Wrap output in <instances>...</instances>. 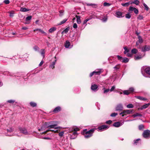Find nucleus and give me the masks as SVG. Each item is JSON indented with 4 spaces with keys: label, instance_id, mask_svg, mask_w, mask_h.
I'll use <instances>...</instances> for the list:
<instances>
[{
    "label": "nucleus",
    "instance_id": "obj_1",
    "mask_svg": "<svg viewBox=\"0 0 150 150\" xmlns=\"http://www.w3.org/2000/svg\"><path fill=\"white\" fill-rule=\"evenodd\" d=\"M137 48L141 49V51L142 52H146L149 51L150 50V46L149 45H146L141 47L140 45H139L137 47Z\"/></svg>",
    "mask_w": 150,
    "mask_h": 150
},
{
    "label": "nucleus",
    "instance_id": "obj_2",
    "mask_svg": "<svg viewBox=\"0 0 150 150\" xmlns=\"http://www.w3.org/2000/svg\"><path fill=\"white\" fill-rule=\"evenodd\" d=\"M133 109H130V110H125L123 111L120 113V115H122V117H124L125 115H127L132 113H133Z\"/></svg>",
    "mask_w": 150,
    "mask_h": 150
},
{
    "label": "nucleus",
    "instance_id": "obj_3",
    "mask_svg": "<svg viewBox=\"0 0 150 150\" xmlns=\"http://www.w3.org/2000/svg\"><path fill=\"white\" fill-rule=\"evenodd\" d=\"M18 129L21 133L25 135H28L30 134L27 129L25 127H19L18 128Z\"/></svg>",
    "mask_w": 150,
    "mask_h": 150
},
{
    "label": "nucleus",
    "instance_id": "obj_4",
    "mask_svg": "<svg viewBox=\"0 0 150 150\" xmlns=\"http://www.w3.org/2000/svg\"><path fill=\"white\" fill-rule=\"evenodd\" d=\"M142 135L145 138H149L150 137V131L148 129L145 130L143 133Z\"/></svg>",
    "mask_w": 150,
    "mask_h": 150
},
{
    "label": "nucleus",
    "instance_id": "obj_5",
    "mask_svg": "<svg viewBox=\"0 0 150 150\" xmlns=\"http://www.w3.org/2000/svg\"><path fill=\"white\" fill-rule=\"evenodd\" d=\"M144 70L145 73L147 76H145L144 74H143L142 71V73L143 75L146 77L150 78V67H147Z\"/></svg>",
    "mask_w": 150,
    "mask_h": 150
},
{
    "label": "nucleus",
    "instance_id": "obj_6",
    "mask_svg": "<svg viewBox=\"0 0 150 150\" xmlns=\"http://www.w3.org/2000/svg\"><path fill=\"white\" fill-rule=\"evenodd\" d=\"M109 127L106 125H103L100 126L98 128V131H102L105 130Z\"/></svg>",
    "mask_w": 150,
    "mask_h": 150
},
{
    "label": "nucleus",
    "instance_id": "obj_7",
    "mask_svg": "<svg viewBox=\"0 0 150 150\" xmlns=\"http://www.w3.org/2000/svg\"><path fill=\"white\" fill-rule=\"evenodd\" d=\"M47 128L48 129V127L47 126V122H45L42 126L40 129H39L38 130L40 131L45 130L47 129Z\"/></svg>",
    "mask_w": 150,
    "mask_h": 150
},
{
    "label": "nucleus",
    "instance_id": "obj_8",
    "mask_svg": "<svg viewBox=\"0 0 150 150\" xmlns=\"http://www.w3.org/2000/svg\"><path fill=\"white\" fill-rule=\"evenodd\" d=\"M101 69L96 70L95 71L91 73L90 74V77L92 76L93 75H99L101 73Z\"/></svg>",
    "mask_w": 150,
    "mask_h": 150
},
{
    "label": "nucleus",
    "instance_id": "obj_9",
    "mask_svg": "<svg viewBox=\"0 0 150 150\" xmlns=\"http://www.w3.org/2000/svg\"><path fill=\"white\" fill-rule=\"evenodd\" d=\"M47 126L48 127V129H60L61 128L60 127H57V126H56L55 125H50L47 124Z\"/></svg>",
    "mask_w": 150,
    "mask_h": 150
},
{
    "label": "nucleus",
    "instance_id": "obj_10",
    "mask_svg": "<svg viewBox=\"0 0 150 150\" xmlns=\"http://www.w3.org/2000/svg\"><path fill=\"white\" fill-rule=\"evenodd\" d=\"M133 11L134 13L136 14H137L138 13L139 11L138 9L135 8L130 6L129 8V11L130 12H131Z\"/></svg>",
    "mask_w": 150,
    "mask_h": 150
},
{
    "label": "nucleus",
    "instance_id": "obj_11",
    "mask_svg": "<svg viewBox=\"0 0 150 150\" xmlns=\"http://www.w3.org/2000/svg\"><path fill=\"white\" fill-rule=\"evenodd\" d=\"M138 38L139 40L136 42V43L137 46H138L139 43H142L143 42V40L140 36H138Z\"/></svg>",
    "mask_w": 150,
    "mask_h": 150
},
{
    "label": "nucleus",
    "instance_id": "obj_12",
    "mask_svg": "<svg viewBox=\"0 0 150 150\" xmlns=\"http://www.w3.org/2000/svg\"><path fill=\"white\" fill-rule=\"evenodd\" d=\"M98 86L95 84H92L91 86V89L92 90L94 91H97L98 88Z\"/></svg>",
    "mask_w": 150,
    "mask_h": 150
},
{
    "label": "nucleus",
    "instance_id": "obj_13",
    "mask_svg": "<svg viewBox=\"0 0 150 150\" xmlns=\"http://www.w3.org/2000/svg\"><path fill=\"white\" fill-rule=\"evenodd\" d=\"M115 16L117 18H121L123 17L122 13L120 11H117L115 13Z\"/></svg>",
    "mask_w": 150,
    "mask_h": 150
},
{
    "label": "nucleus",
    "instance_id": "obj_14",
    "mask_svg": "<svg viewBox=\"0 0 150 150\" xmlns=\"http://www.w3.org/2000/svg\"><path fill=\"white\" fill-rule=\"evenodd\" d=\"M123 108V107L122 104H119L117 105L115 109L116 111L122 110Z\"/></svg>",
    "mask_w": 150,
    "mask_h": 150
},
{
    "label": "nucleus",
    "instance_id": "obj_15",
    "mask_svg": "<svg viewBox=\"0 0 150 150\" xmlns=\"http://www.w3.org/2000/svg\"><path fill=\"white\" fill-rule=\"evenodd\" d=\"M87 129H84V132L83 133L85 134H91L92 135L93 133V132L94 131V129H91L88 131H87Z\"/></svg>",
    "mask_w": 150,
    "mask_h": 150
},
{
    "label": "nucleus",
    "instance_id": "obj_16",
    "mask_svg": "<svg viewBox=\"0 0 150 150\" xmlns=\"http://www.w3.org/2000/svg\"><path fill=\"white\" fill-rule=\"evenodd\" d=\"M47 124H48L50 125H55L56 126H57L58 124V122L56 121H49L47 122Z\"/></svg>",
    "mask_w": 150,
    "mask_h": 150
},
{
    "label": "nucleus",
    "instance_id": "obj_17",
    "mask_svg": "<svg viewBox=\"0 0 150 150\" xmlns=\"http://www.w3.org/2000/svg\"><path fill=\"white\" fill-rule=\"evenodd\" d=\"M142 57L141 54H136L134 56V59L135 60H138L142 59Z\"/></svg>",
    "mask_w": 150,
    "mask_h": 150
},
{
    "label": "nucleus",
    "instance_id": "obj_18",
    "mask_svg": "<svg viewBox=\"0 0 150 150\" xmlns=\"http://www.w3.org/2000/svg\"><path fill=\"white\" fill-rule=\"evenodd\" d=\"M122 125L120 122H116L113 124V126L115 127H119Z\"/></svg>",
    "mask_w": 150,
    "mask_h": 150
},
{
    "label": "nucleus",
    "instance_id": "obj_19",
    "mask_svg": "<svg viewBox=\"0 0 150 150\" xmlns=\"http://www.w3.org/2000/svg\"><path fill=\"white\" fill-rule=\"evenodd\" d=\"M56 60H55L54 61L52 62L49 66V68L53 69L54 68V65L56 63Z\"/></svg>",
    "mask_w": 150,
    "mask_h": 150
},
{
    "label": "nucleus",
    "instance_id": "obj_20",
    "mask_svg": "<svg viewBox=\"0 0 150 150\" xmlns=\"http://www.w3.org/2000/svg\"><path fill=\"white\" fill-rule=\"evenodd\" d=\"M61 110V108L59 106L56 107L53 110V112H57Z\"/></svg>",
    "mask_w": 150,
    "mask_h": 150
},
{
    "label": "nucleus",
    "instance_id": "obj_21",
    "mask_svg": "<svg viewBox=\"0 0 150 150\" xmlns=\"http://www.w3.org/2000/svg\"><path fill=\"white\" fill-rule=\"evenodd\" d=\"M150 105V103H148L144 104L142 107L140 109L142 110L144 109H145L147 108L149 105Z\"/></svg>",
    "mask_w": 150,
    "mask_h": 150
},
{
    "label": "nucleus",
    "instance_id": "obj_22",
    "mask_svg": "<svg viewBox=\"0 0 150 150\" xmlns=\"http://www.w3.org/2000/svg\"><path fill=\"white\" fill-rule=\"evenodd\" d=\"M142 115L139 114V113H137L135 114H133L132 115V116L134 118H135L137 117H142Z\"/></svg>",
    "mask_w": 150,
    "mask_h": 150
},
{
    "label": "nucleus",
    "instance_id": "obj_23",
    "mask_svg": "<svg viewBox=\"0 0 150 150\" xmlns=\"http://www.w3.org/2000/svg\"><path fill=\"white\" fill-rule=\"evenodd\" d=\"M76 17L77 18V22L78 24L80 23L81 22L80 20V16L76 15Z\"/></svg>",
    "mask_w": 150,
    "mask_h": 150
},
{
    "label": "nucleus",
    "instance_id": "obj_24",
    "mask_svg": "<svg viewBox=\"0 0 150 150\" xmlns=\"http://www.w3.org/2000/svg\"><path fill=\"white\" fill-rule=\"evenodd\" d=\"M70 46V42L68 41H67L65 44V47L66 48H68Z\"/></svg>",
    "mask_w": 150,
    "mask_h": 150
},
{
    "label": "nucleus",
    "instance_id": "obj_25",
    "mask_svg": "<svg viewBox=\"0 0 150 150\" xmlns=\"http://www.w3.org/2000/svg\"><path fill=\"white\" fill-rule=\"evenodd\" d=\"M39 31L41 33H42L45 34V35L46 34V33H45L43 30H42L41 29L37 28L34 30V31Z\"/></svg>",
    "mask_w": 150,
    "mask_h": 150
},
{
    "label": "nucleus",
    "instance_id": "obj_26",
    "mask_svg": "<svg viewBox=\"0 0 150 150\" xmlns=\"http://www.w3.org/2000/svg\"><path fill=\"white\" fill-rule=\"evenodd\" d=\"M131 4V2H128L125 3H122L121 4V5L123 6L126 7L128 6Z\"/></svg>",
    "mask_w": 150,
    "mask_h": 150
},
{
    "label": "nucleus",
    "instance_id": "obj_27",
    "mask_svg": "<svg viewBox=\"0 0 150 150\" xmlns=\"http://www.w3.org/2000/svg\"><path fill=\"white\" fill-rule=\"evenodd\" d=\"M56 30V28L55 27H53L51 28L49 30L50 33H52Z\"/></svg>",
    "mask_w": 150,
    "mask_h": 150
},
{
    "label": "nucleus",
    "instance_id": "obj_28",
    "mask_svg": "<svg viewBox=\"0 0 150 150\" xmlns=\"http://www.w3.org/2000/svg\"><path fill=\"white\" fill-rule=\"evenodd\" d=\"M69 29V27L66 28L65 30H64L62 32V34L64 33L66 34L68 32Z\"/></svg>",
    "mask_w": 150,
    "mask_h": 150
},
{
    "label": "nucleus",
    "instance_id": "obj_29",
    "mask_svg": "<svg viewBox=\"0 0 150 150\" xmlns=\"http://www.w3.org/2000/svg\"><path fill=\"white\" fill-rule=\"evenodd\" d=\"M67 20V19H64L62 21H61L60 23L58 24L57 25H61L66 22Z\"/></svg>",
    "mask_w": 150,
    "mask_h": 150
},
{
    "label": "nucleus",
    "instance_id": "obj_30",
    "mask_svg": "<svg viewBox=\"0 0 150 150\" xmlns=\"http://www.w3.org/2000/svg\"><path fill=\"white\" fill-rule=\"evenodd\" d=\"M20 10L21 11L24 12L28 11L29 10L25 8H21Z\"/></svg>",
    "mask_w": 150,
    "mask_h": 150
},
{
    "label": "nucleus",
    "instance_id": "obj_31",
    "mask_svg": "<svg viewBox=\"0 0 150 150\" xmlns=\"http://www.w3.org/2000/svg\"><path fill=\"white\" fill-rule=\"evenodd\" d=\"M138 52V50L135 48H133L131 50V52L132 54H135Z\"/></svg>",
    "mask_w": 150,
    "mask_h": 150
},
{
    "label": "nucleus",
    "instance_id": "obj_32",
    "mask_svg": "<svg viewBox=\"0 0 150 150\" xmlns=\"http://www.w3.org/2000/svg\"><path fill=\"white\" fill-rule=\"evenodd\" d=\"M129 59L125 57L122 58V62L123 63H127L128 62Z\"/></svg>",
    "mask_w": 150,
    "mask_h": 150
},
{
    "label": "nucleus",
    "instance_id": "obj_33",
    "mask_svg": "<svg viewBox=\"0 0 150 150\" xmlns=\"http://www.w3.org/2000/svg\"><path fill=\"white\" fill-rule=\"evenodd\" d=\"M54 130H53L51 129H47L46 130V131H45L44 132H42V134H45V133H46L47 132H48L49 131H51V132H54Z\"/></svg>",
    "mask_w": 150,
    "mask_h": 150
},
{
    "label": "nucleus",
    "instance_id": "obj_34",
    "mask_svg": "<svg viewBox=\"0 0 150 150\" xmlns=\"http://www.w3.org/2000/svg\"><path fill=\"white\" fill-rule=\"evenodd\" d=\"M139 2L138 0H135L131 2V4H134L137 5H138L139 4Z\"/></svg>",
    "mask_w": 150,
    "mask_h": 150
},
{
    "label": "nucleus",
    "instance_id": "obj_35",
    "mask_svg": "<svg viewBox=\"0 0 150 150\" xmlns=\"http://www.w3.org/2000/svg\"><path fill=\"white\" fill-rule=\"evenodd\" d=\"M134 144H137L138 143H140V139H138L136 140H134Z\"/></svg>",
    "mask_w": 150,
    "mask_h": 150
},
{
    "label": "nucleus",
    "instance_id": "obj_36",
    "mask_svg": "<svg viewBox=\"0 0 150 150\" xmlns=\"http://www.w3.org/2000/svg\"><path fill=\"white\" fill-rule=\"evenodd\" d=\"M123 93L124 95H128L130 93L128 90H125L123 91Z\"/></svg>",
    "mask_w": 150,
    "mask_h": 150
},
{
    "label": "nucleus",
    "instance_id": "obj_37",
    "mask_svg": "<svg viewBox=\"0 0 150 150\" xmlns=\"http://www.w3.org/2000/svg\"><path fill=\"white\" fill-rule=\"evenodd\" d=\"M30 106L33 107H35L37 105L36 103L33 102H30Z\"/></svg>",
    "mask_w": 150,
    "mask_h": 150
},
{
    "label": "nucleus",
    "instance_id": "obj_38",
    "mask_svg": "<svg viewBox=\"0 0 150 150\" xmlns=\"http://www.w3.org/2000/svg\"><path fill=\"white\" fill-rule=\"evenodd\" d=\"M127 107L129 108H132L134 107V106L132 104H129L127 105Z\"/></svg>",
    "mask_w": 150,
    "mask_h": 150
},
{
    "label": "nucleus",
    "instance_id": "obj_39",
    "mask_svg": "<svg viewBox=\"0 0 150 150\" xmlns=\"http://www.w3.org/2000/svg\"><path fill=\"white\" fill-rule=\"evenodd\" d=\"M136 98L138 99H139L140 100H146V99L145 98L142 97H141V96H137L136 97Z\"/></svg>",
    "mask_w": 150,
    "mask_h": 150
},
{
    "label": "nucleus",
    "instance_id": "obj_40",
    "mask_svg": "<svg viewBox=\"0 0 150 150\" xmlns=\"http://www.w3.org/2000/svg\"><path fill=\"white\" fill-rule=\"evenodd\" d=\"M85 135H84V137L86 138H88L91 137L92 135L91 134H85Z\"/></svg>",
    "mask_w": 150,
    "mask_h": 150
},
{
    "label": "nucleus",
    "instance_id": "obj_41",
    "mask_svg": "<svg viewBox=\"0 0 150 150\" xmlns=\"http://www.w3.org/2000/svg\"><path fill=\"white\" fill-rule=\"evenodd\" d=\"M126 18L129 19L131 17V14L129 13H128L125 15Z\"/></svg>",
    "mask_w": 150,
    "mask_h": 150
},
{
    "label": "nucleus",
    "instance_id": "obj_42",
    "mask_svg": "<svg viewBox=\"0 0 150 150\" xmlns=\"http://www.w3.org/2000/svg\"><path fill=\"white\" fill-rule=\"evenodd\" d=\"M124 49L125 50V51L124 52V53L125 54H126L127 53L129 52V50L127 49V47H125L124 48Z\"/></svg>",
    "mask_w": 150,
    "mask_h": 150
},
{
    "label": "nucleus",
    "instance_id": "obj_43",
    "mask_svg": "<svg viewBox=\"0 0 150 150\" xmlns=\"http://www.w3.org/2000/svg\"><path fill=\"white\" fill-rule=\"evenodd\" d=\"M111 5V4L106 2H105L103 3V6H110Z\"/></svg>",
    "mask_w": 150,
    "mask_h": 150
},
{
    "label": "nucleus",
    "instance_id": "obj_44",
    "mask_svg": "<svg viewBox=\"0 0 150 150\" xmlns=\"http://www.w3.org/2000/svg\"><path fill=\"white\" fill-rule=\"evenodd\" d=\"M77 132L74 131V132L72 134V135H74V137H73L72 138L73 139L75 138H76V137H77Z\"/></svg>",
    "mask_w": 150,
    "mask_h": 150
},
{
    "label": "nucleus",
    "instance_id": "obj_45",
    "mask_svg": "<svg viewBox=\"0 0 150 150\" xmlns=\"http://www.w3.org/2000/svg\"><path fill=\"white\" fill-rule=\"evenodd\" d=\"M10 14L9 16L11 17H12L13 16V14L14 13L13 11H11L10 12H9Z\"/></svg>",
    "mask_w": 150,
    "mask_h": 150
},
{
    "label": "nucleus",
    "instance_id": "obj_46",
    "mask_svg": "<svg viewBox=\"0 0 150 150\" xmlns=\"http://www.w3.org/2000/svg\"><path fill=\"white\" fill-rule=\"evenodd\" d=\"M64 131H62L59 133V135L60 137H62L64 134Z\"/></svg>",
    "mask_w": 150,
    "mask_h": 150
},
{
    "label": "nucleus",
    "instance_id": "obj_47",
    "mask_svg": "<svg viewBox=\"0 0 150 150\" xmlns=\"http://www.w3.org/2000/svg\"><path fill=\"white\" fill-rule=\"evenodd\" d=\"M120 68V65L119 64H118L117 65H116L115 67H114V68L115 70H116L118 69H119Z\"/></svg>",
    "mask_w": 150,
    "mask_h": 150
},
{
    "label": "nucleus",
    "instance_id": "obj_48",
    "mask_svg": "<svg viewBox=\"0 0 150 150\" xmlns=\"http://www.w3.org/2000/svg\"><path fill=\"white\" fill-rule=\"evenodd\" d=\"M143 4L145 7V9L146 11H148L149 8L144 3Z\"/></svg>",
    "mask_w": 150,
    "mask_h": 150
},
{
    "label": "nucleus",
    "instance_id": "obj_49",
    "mask_svg": "<svg viewBox=\"0 0 150 150\" xmlns=\"http://www.w3.org/2000/svg\"><path fill=\"white\" fill-rule=\"evenodd\" d=\"M128 90L130 92V93H131L134 91V88L132 87H131L129 88Z\"/></svg>",
    "mask_w": 150,
    "mask_h": 150
},
{
    "label": "nucleus",
    "instance_id": "obj_50",
    "mask_svg": "<svg viewBox=\"0 0 150 150\" xmlns=\"http://www.w3.org/2000/svg\"><path fill=\"white\" fill-rule=\"evenodd\" d=\"M7 131L8 132H13V129L12 128H11L9 129H7Z\"/></svg>",
    "mask_w": 150,
    "mask_h": 150
},
{
    "label": "nucleus",
    "instance_id": "obj_51",
    "mask_svg": "<svg viewBox=\"0 0 150 150\" xmlns=\"http://www.w3.org/2000/svg\"><path fill=\"white\" fill-rule=\"evenodd\" d=\"M117 115V113L114 112V113H112L110 115V116H111L112 117H115Z\"/></svg>",
    "mask_w": 150,
    "mask_h": 150
},
{
    "label": "nucleus",
    "instance_id": "obj_52",
    "mask_svg": "<svg viewBox=\"0 0 150 150\" xmlns=\"http://www.w3.org/2000/svg\"><path fill=\"white\" fill-rule=\"evenodd\" d=\"M7 102L9 103H13L15 102V100H7Z\"/></svg>",
    "mask_w": 150,
    "mask_h": 150
},
{
    "label": "nucleus",
    "instance_id": "obj_53",
    "mask_svg": "<svg viewBox=\"0 0 150 150\" xmlns=\"http://www.w3.org/2000/svg\"><path fill=\"white\" fill-rule=\"evenodd\" d=\"M32 18L31 16H29L27 17L26 18V21H30L31 20Z\"/></svg>",
    "mask_w": 150,
    "mask_h": 150
},
{
    "label": "nucleus",
    "instance_id": "obj_54",
    "mask_svg": "<svg viewBox=\"0 0 150 150\" xmlns=\"http://www.w3.org/2000/svg\"><path fill=\"white\" fill-rule=\"evenodd\" d=\"M103 89L104 90L103 92L104 93H107L110 91L109 89H105V87L103 88Z\"/></svg>",
    "mask_w": 150,
    "mask_h": 150
},
{
    "label": "nucleus",
    "instance_id": "obj_55",
    "mask_svg": "<svg viewBox=\"0 0 150 150\" xmlns=\"http://www.w3.org/2000/svg\"><path fill=\"white\" fill-rule=\"evenodd\" d=\"M45 53V52L44 50V49H42L41 52V54L43 57H44V56Z\"/></svg>",
    "mask_w": 150,
    "mask_h": 150
},
{
    "label": "nucleus",
    "instance_id": "obj_56",
    "mask_svg": "<svg viewBox=\"0 0 150 150\" xmlns=\"http://www.w3.org/2000/svg\"><path fill=\"white\" fill-rule=\"evenodd\" d=\"M64 11L63 10H60L59 11V16H62L63 15V13Z\"/></svg>",
    "mask_w": 150,
    "mask_h": 150
},
{
    "label": "nucleus",
    "instance_id": "obj_57",
    "mask_svg": "<svg viewBox=\"0 0 150 150\" xmlns=\"http://www.w3.org/2000/svg\"><path fill=\"white\" fill-rule=\"evenodd\" d=\"M143 18V16L142 15H139L137 17V18L139 20H142Z\"/></svg>",
    "mask_w": 150,
    "mask_h": 150
},
{
    "label": "nucleus",
    "instance_id": "obj_58",
    "mask_svg": "<svg viewBox=\"0 0 150 150\" xmlns=\"http://www.w3.org/2000/svg\"><path fill=\"white\" fill-rule=\"evenodd\" d=\"M139 129L140 130L142 129H143L144 128V126L143 125H140L139 126Z\"/></svg>",
    "mask_w": 150,
    "mask_h": 150
},
{
    "label": "nucleus",
    "instance_id": "obj_59",
    "mask_svg": "<svg viewBox=\"0 0 150 150\" xmlns=\"http://www.w3.org/2000/svg\"><path fill=\"white\" fill-rule=\"evenodd\" d=\"M4 2L6 4H8L9 3L10 1L9 0H5L4 1Z\"/></svg>",
    "mask_w": 150,
    "mask_h": 150
},
{
    "label": "nucleus",
    "instance_id": "obj_60",
    "mask_svg": "<svg viewBox=\"0 0 150 150\" xmlns=\"http://www.w3.org/2000/svg\"><path fill=\"white\" fill-rule=\"evenodd\" d=\"M92 18V17L91 16L89 17L88 18H87L85 19V21H86L87 22H88L89 20H90Z\"/></svg>",
    "mask_w": 150,
    "mask_h": 150
},
{
    "label": "nucleus",
    "instance_id": "obj_61",
    "mask_svg": "<svg viewBox=\"0 0 150 150\" xmlns=\"http://www.w3.org/2000/svg\"><path fill=\"white\" fill-rule=\"evenodd\" d=\"M112 121L111 120H109L106 121V123L107 124H110L111 123Z\"/></svg>",
    "mask_w": 150,
    "mask_h": 150
},
{
    "label": "nucleus",
    "instance_id": "obj_62",
    "mask_svg": "<svg viewBox=\"0 0 150 150\" xmlns=\"http://www.w3.org/2000/svg\"><path fill=\"white\" fill-rule=\"evenodd\" d=\"M73 27L74 28H77V25L76 23H74L73 24Z\"/></svg>",
    "mask_w": 150,
    "mask_h": 150
},
{
    "label": "nucleus",
    "instance_id": "obj_63",
    "mask_svg": "<svg viewBox=\"0 0 150 150\" xmlns=\"http://www.w3.org/2000/svg\"><path fill=\"white\" fill-rule=\"evenodd\" d=\"M107 19V17H105L103 18V21L104 22H105L106 21Z\"/></svg>",
    "mask_w": 150,
    "mask_h": 150
},
{
    "label": "nucleus",
    "instance_id": "obj_64",
    "mask_svg": "<svg viewBox=\"0 0 150 150\" xmlns=\"http://www.w3.org/2000/svg\"><path fill=\"white\" fill-rule=\"evenodd\" d=\"M127 56L128 57H132V55L130 53H127Z\"/></svg>",
    "mask_w": 150,
    "mask_h": 150
}]
</instances>
